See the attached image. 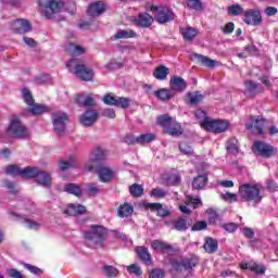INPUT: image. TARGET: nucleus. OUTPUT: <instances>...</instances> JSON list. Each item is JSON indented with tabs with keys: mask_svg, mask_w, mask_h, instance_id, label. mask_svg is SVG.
I'll return each instance as SVG.
<instances>
[{
	"mask_svg": "<svg viewBox=\"0 0 278 278\" xmlns=\"http://www.w3.org/2000/svg\"><path fill=\"white\" fill-rule=\"evenodd\" d=\"M115 40H123V38H136V33L131 29L119 30L114 35Z\"/></svg>",
	"mask_w": 278,
	"mask_h": 278,
	"instance_id": "nucleus-42",
	"label": "nucleus"
},
{
	"mask_svg": "<svg viewBox=\"0 0 278 278\" xmlns=\"http://www.w3.org/2000/svg\"><path fill=\"white\" fill-rule=\"evenodd\" d=\"M116 96H113L112 93H108L102 98L103 103L105 105H116Z\"/></svg>",
	"mask_w": 278,
	"mask_h": 278,
	"instance_id": "nucleus-53",
	"label": "nucleus"
},
{
	"mask_svg": "<svg viewBox=\"0 0 278 278\" xmlns=\"http://www.w3.org/2000/svg\"><path fill=\"white\" fill-rule=\"evenodd\" d=\"M8 135L11 138L25 139L29 138V130L21 123V119L14 117L8 127Z\"/></svg>",
	"mask_w": 278,
	"mask_h": 278,
	"instance_id": "nucleus-8",
	"label": "nucleus"
},
{
	"mask_svg": "<svg viewBox=\"0 0 278 278\" xmlns=\"http://www.w3.org/2000/svg\"><path fill=\"white\" fill-rule=\"evenodd\" d=\"M222 229H225L228 233H233L238 230V224L236 223H227L222 224Z\"/></svg>",
	"mask_w": 278,
	"mask_h": 278,
	"instance_id": "nucleus-55",
	"label": "nucleus"
},
{
	"mask_svg": "<svg viewBox=\"0 0 278 278\" xmlns=\"http://www.w3.org/2000/svg\"><path fill=\"white\" fill-rule=\"evenodd\" d=\"M67 216H77L79 214H86V206L81 204H70L64 211Z\"/></svg>",
	"mask_w": 278,
	"mask_h": 278,
	"instance_id": "nucleus-27",
	"label": "nucleus"
},
{
	"mask_svg": "<svg viewBox=\"0 0 278 278\" xmlns=\"http://www.w3.org/2000/svg\"><path fill=\"white\" fill-rule=\"evenodd\" d=\"M203 249L206 253H216L218 251V241L212 237H206Z\"/></svg>",
	"mask_w": 278,
	"mask_h": 278,
	"instance_id": "nucleus-28",
	"label": "nucleus"
},
{
	"mask_svg": "<svg viewBox=\"0 0 278 278\" xmlns=\"http://www.w3.org/2000/svg\"><path fill=\"white\" fill-rule=\"evenodd\" d=\"M151 247L154 251H173V245L160 240L152 241Z\"/></svg>",
	"mask_w": 278,
	"mask_h": 278,
	"instance_id": "nucleus-35",
	"label": "nucleus"
},
{
	"mask_svg": "<svg viewBox=\"0 0 278 278\" xmlns=\"http://www.w3.org/2000/svg\"><path fill=\"white\" fill-rule=\"evenodd\" d=\"M226 149H227L228 153H232V154L238 153V151H239L238 139L230 138L226 143Z\"/></svg>",
	"mask_w": 278,
	"mask_h": 278,
	"instance_id": "nucleus-43",
	"label": "nucleus"
},
{
	"mask_svg": "<svg viewBox=\"0 0 278 278\" xmlns=\"http://www.w3.org/2000/svg\"><path fill=\"white\" fill-rule=\"evenodd\" d=\"M21 220L25 225V227H27V229H39L40 228V224H38L31 219L22 218Z\"/></svg>",
	"mask_w": 278,
	"mask_h": 278,
	"instance_id": "nucleus-52",
	"label": "nucleus"
},
{
	"mask_svg": "<svg viewBox=\"0 0 278 278\" xmlns=\"http://www.w3.org/2000/svg\"><path fill=\"white\" fill-rule=\"evenodd\" d=\"M187 97L189 99V105H198L203 101V94H201L199 91L189 92L187 93Z\"/></svg>",
	"mask_w": 278,
	"mask_h": 278,
	"instance_id": "nucleus-38",
	"label": "nucleus"
},
{
	"mask_svg": "<svg viewBox=\"0 0 278 278\" xmlns=\"http://www.w3.org/2000/svg\"><path fill=\"white\" fill-rule=\"evenodd\" d=\"M68 122V115L62 112H54L52 114V125L58 136H64L66 132V123Z\"/></svg>",
	"mask_w": 278,
	"mask_h": 278,
	"instance_id": "nucleus-12",
	"label": "nucleus"
},
{
	"mask_svg": "<svg viewBox=\"0 0 278 278\" xmlns=\"http://www.w3.org/2000/svg\"><path fill=\"white\" fill-rule=\"evenodd\" d=\"M77 160L74 156H70L68 160H62L59 163L60 170H68V168H75Z\"/></svg>",
	"mask_w": 278,
	"mask_h": 278,
	"instance_id": "nucleus-37",
	"label": "nucleus"
},
{
	"mask_svg": "<svg viewBox=\"0 0 278 278\" xmlns=\"http://www.w3.org/2000/svg\"><path fill=\"white\" fill-rule=\"evenodd\" d=\"M135 251H136L139 260H141V262H144L147 264V266H151V264H153V261L151 260V253H149L148 248L137 247Z\"/></svg>",
	"mask_w": 278,
	"mask_h": 278,
	"instance_id": "nucleus-24",
	"label": "nucleus"
},
{
	"mask_svg": "<svg viewBox=\"0 0 278 278\" xmlns=\"http://www.w3.org/2000/svg\"><path fill=\"white\" fill-rule=\"evenodd\" d=\"M153 94L156 97V99H160V101H168L173 99V93H170L168 89H160L154 91Z\"/></svg>",
	"mask_w": 278,
	"mask_h": 278,
	"instance_id": "nucleus-39",
	"label": "nucleus"
},
{
	"mask_svg": "<svg viewBox=\"0 0 278 278\" xmlns=\"http://www.w3.org/2000/svg\"><path fill=\"white\" fill-rule=\"evenodd\" d=\"M64 191L68 194H74L78 199L81 198V187L77 184H67L64 186Z\"/></svg>",
	"mask_w": 278,
	"mask_h": 278,
	"instance_id": "nucleus-34",
	"label": "nucleus"
},
{
	"mask_svg": "<svg viewBox=\"0 0 278 278\" xmlns=\"http://www.w3.org/2000/svg\"><path fill=\"white\" fill-rule=\"evenodd\" d=\"M206 214L208 216L207 220L210 225H216V223L218 222V213L214 208H207Z\"/></svg>",
	"mask_w": 278,
	"mask_h": 278,
	"instance_id": "nucleus-48",
	"label": "nucleus"
},
{
	"mask_svg": "<svg viewBox=\"0 0 278 278\" xmlns=\"http://www.w3.org/2000/svg\"><path fill=\"white\" fill-rule=\"evenodd\" d=\"M38 5L42 10V15L49 21L55 18L64 10V2L62 0H38Z\"/></svg>",
	"mask_w": 278,
	"mask_h": 278,
	"instance_id": "nucleus-4",
	"label": "nucleus"
},
{
	"mask_svg": "<svg viewBox=\"0 0 278 278\" xmlns=\"http://www.w3.org/2000/svg\"><path fill=\"white\" fill-rule=\"evenodd\" d=\"M201 128L206 131H212L213 134H223V131H227L229 128V123L223 119H205L201 122Z\"/></svg>",
	"mask_w": 278,
	"mask_h": 278,
	"instance_id": "nucleus-10",
	"label": "nucleus"
},
{
	"mask_svg": "<svg viewBox=\"0 0 278 278\" xmlns=\"http://www.w3.org/2000/svg\"><path fill=\"white\" fill-rule=\"evenodd\" d=\"M105 10H108V5L103 1H96L89 5L87 12L89 16L97 18V16H101Z\"/></svg>",
	"mask_w": 278,
	"mask_h": 278,
	"instance_id": "nucleus-21",
	"label": "nucleus"
},
{
	"mask_svg": "<svg viewBox=\"0 0 278 278\" xmlns=\"http://www.w3.org/2000/svg\"><path fill=\"white\" fill-rule=\"evenodd\" d=\"M104 275L109 278L118 277V269L114 266L106 265L103 268Z\"/></svg>",
	"mask_w": 278,
	"mask_h": 278,
	"instance_id": "nucleus-49",
	"label": "nucleus"
},
{
	"mask_svg": "<svg viewBox=\"0 0 278 278\" xmlns=\"http://www.w3.org/2000/svg\"><path fill=\"white\" fill-rule=\"evenodd\" d=\"M30 170L33 172L28 174L27 179H35L38 186H45V187L51 186V174L47 172H42L38 167H31V166H30Z\"/></svg>",
	"mask_w": 278,
	"mask_h": 278,
	"instance_id": "nucleus-13",
	"label": "nucleus"
},
{
	"mask_svg": "<svg viewBox=\"0 0 278 278\" xmlns=\"http://www.w3.org/2000/svg\"><path fill=\"white\" fill-rule=\"evenodd\" d=\"M204 229H207V222L205 220L197 222L191 227V231H203Z\"/></svg>",
	"mask_w": 278,
	"mask_h": 278,
	"instance_id": "nucleus-54",
	"label": "nucleus"
},
{
	"mask_svg": "<svg viewBox=\"0 0 278 278\" xmlns=\"http://www.w3.org/2000/svg\"><path fill=\"white\" fill-rule=\"evenodd\" d=\"M85 240L91 249H103L108 239V230L103 226H91L89 231L84 233Z\"/></svg>",
	"mask_w": 278,
	"mask_h": 278,
	"instance_id": "nucleus-2",
	"label": "nucleus"
},
{
	"mask_svg": "<svg viewBox=\"0 0 278 278\" xmlns=\"http://www.w3.org/2000/svg\"><path fill=\"white\" fill-rule=\"evenodd\" d=\"M63 9H65L70 14H75L76 4L74 1L67 0L66 2H63Z\"/></svg>",
	"mask_w": 278,
	"mask_h": 278,
	"instance_id": "nucleus-56",
	"label": "nucleus"
},
{
	"mask_svg": "<svg viewBox=\"0 0 278 278\" xmlns=\"http://www.w3.org/2000/svg\"><path fill=\"white\" fill-rule=\"evenodd\" d=\"M253 151L261 155V157H273V155H275V148L263 141H255L253 144Z\"/></svg>",
	"mask_w": 278,
	"mask_h": 278,
	"instance_id": "nucleus-16",
	"label": "nucleus"
},
{
	"mask_svg": "<svg viewBox=\"0 0 278 278\" xmlns=\"http://www.w3.org/2000/svg\"><path fill=\"white\" fill-rule=\"evenodd\" d=\"M96 173H98L100 181L103 184H110L112 179H114V172L110 167H105L103 165L98 166L94 168Z\"/></svg>",
	"mask_w": 278,
	"mask_h": 278,
	"instance_id": "nucleus-20",
	"label": "nucleus"
},
{
	"mask_svg": "<svg viewBox=\"0 0 278 278\" xmlns=\"http://www.w3.org/2000/svg\"><path fill=\"white\" fill-rule=\"evenodd\" d=\"M156 123L157 125H161L165 134H168L169 136H181L184 134L181 124L177 123V121L168 115L159 116Z\"/></svg>",
	"mask_w": 278,
	"mask_h": 278,
	"instance_id": "nucleus-6",
	"label": "nucleus"
},
{
	"mask_svg": "<svg viewBox=\"0 0 278 278\" xmlns=\"http://www.w3.org/2000/svg\"><path fill=\"white\" fill-rule=\"evenodd\" d=\"M180 34H182V37L185 40L190 42L194 40V38H197V34H199V31H197V29L192 27H187V28H181Z\"/></svg>",
	"mask_w": 278,
	"mask_h": 278,
	"instance_id": "nucleus-36",
	"label": "nucleus"
},
{
	"mask_svg": "<svg viewBox=\"0 0 278 278\" xmlns=\"http://www.w3.org/2000/svg\"><path fill=\"white\" fill-rule=\"evenodd\" d=\"M244 9L240 4H232L228 7L229 16H240V14H244Z\"/></svg>",
	"mask_w": 278,
	"mask_h": 278,
	"instance_id": "nucleus-45",
	"label": "nucleus"
},
{
	"mask_svg": "<svg viewBox=\"0 0 278 278\" xmlns=\"http://www.w3.org/2000/svg\"><path fill=\"white\" fill-rule=\"evenodd\" d=\"M128 273L130 275H136L137 277H140L142 275V269L136 264H131L130 266L127 267Z\"/></svg>",
	"mask_w": 278,
	"mask_h": 278,
	"instance_id": "nucleus-58",
	"label": "nucleus"
},
{
	"mask_svg": "<svg viewBox=\"0 0 278 278\" xmlns=\"http://www.w3.org/2000/svg\"><path fill=\"white\" fill-rule=\"evenodd\" d=\"M150 10L154 15V20L156 23L164 25L166 23H170V21H175V13L168 8L150 5Z\"/></svg>",
	"mask_w": 278,
	"mask_h": 278,
	"instance_id": "nucleus-7",
	"label": "nucleus"
},
{
	"mask_svg": "<svg viewBox=\"0 0 278 278\" xmlns=\"http://www.w3.org/2000/svg\"><path fill=\"white\" fill-rule=\"evenodd\" d=\"M143 193H144V188H142L141 185L134 184L132 186H130L131 197L139 198V197H142Z\"/></svg>",
	"mask_w": 278,
	"mask_h": 278,
	"instance_id": "nucleus-47",
	"label": "nucleus"
},
{
	"mask_svg": "<svg viewBox=\"0 0 278 278\" xmlns=\"http://www.w3.org/2000/svg\"><path fill=\"white\" fill-rule=\"evenodd\" d=\"M131 103L129 98L117 97L115 100V108H121L122 110H127Z\"/></svg>",
	"mask_w": 278,
	"mask_h": 278,
	"instance_id": "nucleus-44",
	"label": "nucleus"
},
{
	"mask_svg": "<svg viewBox=\"0 0 278 278\" xmlns=\"http://www.w3.org/2000/svg\"><path fill=\"white\" fill-rule=\"evenodd\" d=\"M7 175H12L13 177H22L23 179H28L29 175H31L33 169L31 166H27L25 168L18 167V165H9L5 168Z\"/></svg>",
	"mask_w": 278,
	"mask_h": 278,
	"instance_id": "nucleus-17",
	"label": "nucleus"
},
{
	"mask_svg": "<svg viewBox=\"0 0 278 278\" xmlns=\"http://www.w3.org/2000/svg\"><path fill=\"white\" fill-rule=\"evenodd\" d=\"M244 238H248V240H253L255 238V231H253L250 227H244L241 229Z\"/></svg>",
	"mask_w": 278,
	"mask_h": 278,
	"instance_id": "nucleus-63",
	"label": "nucleus"
},
{
	"mask_svg": "<svg viewBox=\"0 0 278 278\" xmlns=\"http://www.w3.org/2000/svg\"><path fill=\"white\" fill-rule=\"evenodd\" d=\"M150 278H164V271L161 268H154L150 273Z\"/></svg>",
	"mask_w": 278,
	"mask_h": 278,
	"instance_id": "nucleus-64",
	"label": "nucleus"
},
{
	"mask_svg": "<svg viewBox=\"0 0 278 278\" xmlns=\"http://www.w3.org/2000/svg\"><path fill=\"white\" fill-rule=\"evenodd\" d=\"M13 34H29L31 31V23L27 20L18 18L11 24Z\"/></svg>",
	"mask_w": 278,
	"mask_h": 278,
	"instance_id": "nucleus-18",
	"label": "nucleus"
},
{
	"mask_svg": "<svg viewBox=\"0 0 278 278\" xmlns=\"http://www.w3.org/2000/svg\"><path fill=\"white\" fill-rule=\"evenodd\" d=\"M168 73H169L168 67L164 65H160L154 70L153 77H155V79H159V81H164V79L168 77Z\"/></svg>",
	"mask_w": 278,
	"mask_h": 278,
	"instance_id": "nucleus-33",
	"label": "nucleus"
},
{
	"mask_svg": "<svg viewBox=\"0 0 278 278\" xmlns=\"http://www.w3.org/2000/svg\"><path fill=\"white\" fill-rule=\"evenodd\" d=\"M109 152L105 148L97 146L89 154V160L85 163L86 170L92 173L94 168L103 166V162L108 160Z\"/></svg>",
	"mask_w": 278,
	"mask_h": 278,
	"instance_id": "nucleus-3",
	"label": "nucleus"
},
{
	"mask_svg": "<svg viewBox=\"0 0 278 278\" xmlns=\"http://www.w3.org/2000/svg\"><path fill=\"white\" fill-rule=\"evenodd\" d=\"M250 121L251 123L245 125L247 129L256 136H262L268 122L256 116H250Z\"/></svg>",
	"mask_w": 278,
	"mask_h": 278,
	"instance_id": "nucleus-14",
	"label": "nucleus"
},
{
	"mask_svg": "<svg viewBox=\"0 0 278 278\" xmlns=\"http://www.w3.org/2000/svg\"><path fill=\"white\" fill-rule=\"evenodd\" d=\"M153 16L149 13H140L137 18V25H139V27H151V25H153Z\"/></svg>",
	"mask_w": 278,
	"mask_h": 278,
	"instance_id": "nucleus-29",
	"label": "nucleus"
},
{
	"mask_svg": "<svg viewBox=\"0 0 278 278\" xmlns=\"http://www.w3.org/2000/svg\"><path fill=\"white\" fill-rule=\"evenodd\" d=\"M194 115H195V118H198V121H200V125H201V123H205V121L210 119V117H207V114L203 110L195 111Z\"/></svg>",
	"mask_w": 278,
	"mask_h": 278,
	"instance_id": "nucleus-59",
	"label": "nucleus"
},
{
	"mask_svg": "<svg viewBox=\"0 0 278 278\" xmlns=\"http://www.w3.org/2000/svg\"><path fill=\"white\" fill-rule=\"evenodd\" d=\"M147 207H149V210H152V212H156L157 216H161L162 218L170 216V211L160 203H148Z\"/></svg>",
	"mask_w": 278,
	"mask_h": 278,
	"instance_id": "nucleus-26",
	"label": "nucleus"
},
{
	"mask_svg": "<svg viewBox=\"0 0 278 278\" xmlns=\"http://www.w3.org/2000/svg\"><path fill=\"white\" fill-rule=\"evenodd\" d=\"M22 94L25 103L28 105V112H30V114H33L34 116H38L47 112L46 105L36 103L34 101V97L31 96V91H29V89H23Z\"/></svg>",
	"mask_w": 278,
	"mask_h": 278,
	"instance_id": "nucleus-9",
	"label": "nucleus"
},
{
	"mask_svg": "<svg viewBox=\"0 0 278 278\" xmlns=\"http://www.w3.org/2000/svg\"><path fill=\"white\" fill-rule=\"evenodd\" d=\"M124 142L129 146H136L138 144V137L134 136V134H128L125 136Z\"/></svg>",
	"mask_w": 278,
	"mask_h": 278,
	"instance_id": "nucleus-57",
	"label": "nucleus"
},
{
	"mask_svg": "<svg viewBox=\"0 0 278 278\" xmlns=\"http://www.w3.org/2000/svg\"><path fill=\"white\" fill-rule=\"evenodd\" d=\"M194 60L202 64L203 66H206L207 68H214L216 66V61L212 60L203 54L194 53L193 54Z\"/></svg>",
	"mask_w": 278,
	"mask_h": 278,
	"instance_id": "nucleus-30",
	"label": "nucleus"
},
{
	"mask_svg": "<svg viewBox=\"0 0 278 278\" xmlns=\"http://www.w3.org/2000/svg\"><path fill=\"white\" fill-rule=\"evenodd\" d=\"M169 229H175L176 231H186L188 229V219L186 217H178L170 222H166Z\"/></svg>",
	"mask_w": 278,
	"mask_h": 278,
	"instance_id": "nucleus-22",
	"label": "nucleus"
},
{
	"mask_svg": "<svg viewBox=\"0 0 278 278\" xmlns=\"http://www.w3.org/2000/svg\"><path fill=\"white\" fill-rule=\"evenodd\" d=\"M7 275L8 277H11V278H25L23 277V274L18 271V269H14V268L7 269Z\"/></svg>",
	"mask_w": 278,
	"mask_h": 278,
	"instance_id": "nucleus-62",
	"label": "nucleus"
},
{
	"mask_svg": "<svg viewBox=\"0 0 278 278\" xmlns=\"http://www.w3.org/2000/svg\"><path fill=\"white\" fill-rule=\"evenodd\" d=\"M24 266L33 275H42V269H40V268H38V267H36V266L31 265V264L24 263Z\"/></svg>",
	"mask_w": 278,
	"mask_h": 278,
	"instance_id": "nucleus-61",
	"label": "nucleus"
},
{
	"mask_svg": "<svg viewBox=\"0 0 278 278\" xmlns=\"http://www.w3.org/2000/svg\"><path fill=\"white\" fill-rule=\"evenodd\" d=\"M134 214V206L129 203H124L117 208V215L119 218H129Z\"/></svg>",
	"mask_w": 278,
	"mask_h": 278,
	"instance_id": "nucleus-31",
	"label": "nucleus"
},
{
	"mask_svg": "<svg viewBox=\"0 0 278 278\" xmlns=\"http://www.w3.org/2000/svg\"><path fill=\"white\" fill-rule=\"evenodd\" d=\"M207 185V174L199 175L198 177L193 178L192 187L194 190H203Z\"/></svg>",
	"mask_w": 278,
	"mask_h": 278,
	"instance_id": "nucleus-32",
	"label": "nucleus"
},
{
	"mask_svg": "<svg viewBox=\"0 0 278 278\" xmlns=\"http://www.w3.org/2000/svg\"><path fill=\"white\" fill-rule=\"evenodd\" d=\"M67 68H70V73H73L81 79V81H92V77H94V73L92 70L88 68L84 63H80L77 59H72L66 64Z\"/></svg>",
	"mask_w": 278,
	"mask_h": 278,
	"instance_id": "nucleus-5",
	"label": "nucleus"
},
{
	"mask_svg": "<svg viewBox=\"0 0 278 278\" xmlns=\"http://www.w3.org/2000/svg\"><path fill=\"white\" fill-rule=\"evenodd\" d=\"M179 151L182 152V154L187 155L188 157H192V155H194V150L186 141L179 143Z\"/></svg>",
	"mask_w": 278,
	"mask_h": 278,
	"instance_id": "nucleus-41",
	"label": "nucleus"
},
{
	"mask_svg": "<svg viewBox=\"0 0 278 278\" xmlns=\"http://www.w3.org/2000/svg\"><path fill=\"white\" fill-rule=\"evenodd\" d=\"M247 267L252 273H256V275H264V273H266V267L257 263H253V262L247 263Z\"/></svg>",
	"mask_w": 278,
	"mask_h": 278,
	"instance_id": "nucleus-40",
	"label": "nucleus"
},
{
	"mask_svg": "<svg viewBox=\"0 0 278 278\" xmlns=\"http://www.w3.org/2000/svg\"><path fill=\"white\" fill-rule=\"evenodd\" d=\"M99 121V113L96 110H87L80 117L84 127H92Z\"/></svg>",
	"mask_w": 278,
	"mask_h": 278,
	"instance_id": "nucleus-19",
	"label": "nucleus"
},
{
	"mask_svg": "<svg viewBox=\"0 0 278 278\" xmlns=\"http://www.w3.org/2000/svg\"><path fill=\"white\" fill-rule=\"evenodd\" d=\"M187 5L197 12H201V10H203V2H201V0H187Z\"/></svg>",
	"mask_w": 278,
	"mask_h": 278,
	"instance_id": "nucleus-50",
	"label": "nucleus"
},
{
	"mask_svg": "<svg viewBox=\"0 0 278 278\" xmlns=\"http://www.w3.org/2000/svg\"><path fill=\"white\" fill-rule=\"evenodd\" d=\"M244 86H245L244 94H247L248 97H255V94H258V92H262V90H260V84L253 80H245Z\"/></svg>",
	"mask_w": 278,
	"mask_h": 278,
	"instance_id": "nucleus-25",
	"label": "nucleus"
},
{
	"mask_svg": "<svg viewBox=\"0 0 278 278\" xmlns=\"http://www.w3.org/2000/svg\"><path fill=\"white\" fill-rule=\"evenodd\" d=\"M243 22L247 25H253L257 27V25H262V12L260 10L249 9L243 13Z\"/></svg>",
	"mask_w": 278,
	"mask_h": 278,
	"instance_id": "nucleus-15",
	"label": "nucleus"
},
{
	"mask_svg": "<svg viewBox=\"0 0 278 278\" xmlns=\"http://www.w3.org/2000/svg\"><path fill=\"white\" fill-rule=\"evenodd\" d=\"M220 199H223V201H226L227 203H236L238 201V194L226 192L220 194Z\"/></svg>",
	"mask_w": 278,
	"mask_h": 278,
	"instance_id": "nucleus-51",
	"label": "nucleus"
},
{
	"mask_svg": "<svg viewBox=\"0 0 278 278\" xmlns=\"http://www.w3.org/2000/svg\"><path fill=\"white\" fill-rule=\"evenodd\" d=\"M239 197L241 201L252 202L257 205L264 199V188L260 184H242L239 186Z\"/></svg>",
	"mask_w": 278,
	"mask_h": 278,
	"instance_id": "nucleus-1",
	"label": "nucleus"
},
{
	"mask_svg": "<svg viewBox=\"0 0 278 278\" xmlns=\"http://www.w3.org/2000/svg\"><path fill=\"white\" fill-rule=\"evenodd\" d=\"M152 197H156L157 199H164V197H166V194H168V191L160 189V188H155L151 191Z\"/></svg>",
	"mask_w": 278,
	"mask_h": 278,
	"instance_id": "nucleus-60",
	"label": "nucleus"
},
{
	"mask_svg": "<svg viewBox=\"0 0 278 278\" xmlns=\"http://www.w3.org/2000/svg\"><path fill=\"white\" fill-rule=\"evenodd\" d=\"M169 86L172 90H175L176 92H184L188 85L186 84V80L184 78L179 76H174L169 81Z\"/></svg>",
	"mask_w": 278,
	"mask_h": 278,
	"instance_id": "nucleus-23",
	"label": "nucleus"
},
{
	"mask_svg": "<svg viewBox=\"0 0 278 278\" xmlns=\"http://www.w3.org/2000/svg\"><path fill=\"white\" fill-rule=\"evenodd\" d=\"M153 140H155L154 134H142L137 137L138 144H147L149 142H153Z\"/></svg>",
	"mask_w": 278,
	"mask_h": 278,
	"instance_id": "nucleus-46",
	"label": "nucleus"
},
{
	"mask_svg": "<svg viewBox=\"0 0 278 278\" xmlns=\"http://www.w3.org/2000/svg\"><path fill=\"white\" fill-rule=\"evenodd\" d=\"M170 264L174 270H176V273H184V270H186L187 273H192V268H194V266L199 264V258L188 257V258H182L180 261L173 260Z\"/></svg>",
	"mask_w": 278,
	"mask_h": 278,
	"instance_id": "nucleus-11",
	"label": "nucleus"
}]
</instances>
